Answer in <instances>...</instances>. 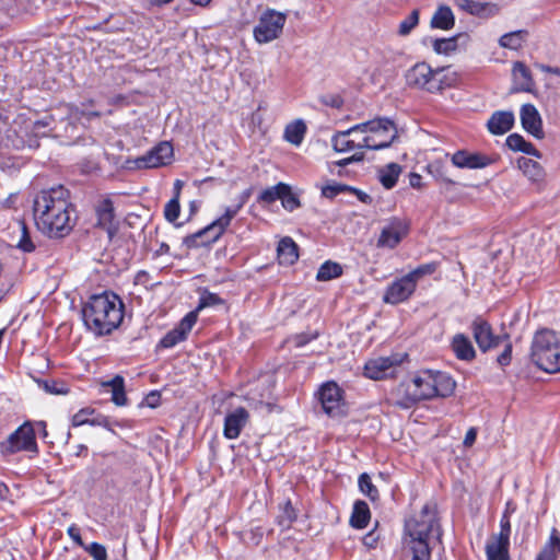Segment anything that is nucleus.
Instances as JSON below:
<instances>
[{
    "label": "nucleus",
    "mask_w": 560,
    "mask_h": 560,
    "mask_svg": "<svg viewBox=\"0 0 560 560\" xmlns=\"http://www.w3.org/2000/svg\"><path fill=\"white\" fill-rule=\"evenodd\" d=\"M33 211L36 225L49 237H62L73 228V209L69 201V191L63 186L38 192L34 199Z\"/></svg>",
    "instance_id": "nucleus-1"
},
{
    "label": "nucleus",
    "mask_w": 560,
    "mask_h": 560,
    "mask_svg": "<svg viewBox=\"0 0 560 560\" xmlns=\"http://www.w3.org/2000/svg\"><path fill=\"white\" fill-rule=\"evenodd\" d=\"M455 382L443 372L423 370L410 381L399 384L393 392L396 405L409 408L423 399L448 397L454 393Z\"/></svg>",
    "instance_id": "nucleus-2"
},
{
    "label": "nucleus",
    "mask_w": 560,
    "mask_h": 560,
    "mask_svg": "<svg viewBox=\"0 0 560 560\" xmlns=\"http://www.w3.org/2000/svg\"><path fill=\"white\" fill-rule=\"evenodd\" d=\"M441 529L434 504L427 503L405 521L402 542L412 553L411 560L431 559V540L440 538Z\"/></svg>",
    "instance_id": "nucleus-3"
},
{
    "label": "nucleus",
    "mask_w": 560,
    "mask_h": 560,
    "mask_svg": "<svg viewBox=\"0 0 560 560\" xmlns=\"http://www.w3.org/2000/svg\"><path fill=\"white\" fill-rule=\"evenodd\" d=\"M85 326L96 335H106L116 329L124 318V304L114 293L90 298L83 310Z\"/></svg>",
    "instance_id": "nucleus-4"
},
{
    "label": "nucleus",
    "mask_w": 560,
    "mask_h": 560,
    "mask_svg": "<svg viewBox=\"0 0 560 560\" xmlns=\"http://www.w3.org/2000/svg\"><path fill=\"white\" fill-rule=\"evenodd\" d=\"M456 73L450 68L432 69L425 62H418L406 73L407 84L430 93L441 92L456 82Z\"/></svg>",
    "instance_id": "nucleus-5"
},
{
    "label": "nucleus",
    "mask_w": 560,
    "mask_h": 560,
    "mask_svg": "<svg viewBox=\"0 0 560 560\" xmlns=\"http://www.w3.org/2000/svg\"><path fill=\"white\" fill-rule=\"evenodd\" d=\"M532 359L545 372H560V337L549 329L537 331L532 343Z\"/></svg>",
    "instance_id": "nucleus-6"
},
{
    "label": "nucleus",
    "mask_w": 560,
    "mask_h": 560,
    "mask_svg": "<svg viewBox=\"0 0 560 560\" xmlns=\"http://www.w3.org/2000/svg\"><path fill=\"white\" fill-rule=\"evenodd\" d=\"M250 196V190H245L240 197L237 205L228 207L224 213L211 222L206 228L192 233L184 238V244L189 247L206 246L214 243L224 233L225 229L230 225L233 218L238 213L243 206L247 202Z\"/></svg>",
    "instance_id": "nucleus-7"
},
{
    "label": "nucleus",
    "mask_w": 560,
    "mask_h": 560,
    "mask_svg": "<svg viewBox=\"0 0 560 560\" xmlns=\"http://www.w3.org/2000/svg\"><path fill=\"white\" fill-rule=\"evenodd\" d=\"M361 135V144L368 150L388 148L397 138V128L388 118H375L357 125Z\"/></svg>",
    "instance_id": "nucleus-8"
},
{
    "label": "nucleus",
    "mask_w": 560,
    "mask_h": 560,
    "mask_svg": "<svg viewBox=\"0 0 560 560\" xmlns=\"http://www.w3.org/2000/svg\"><path fill=\"white\" fill-rule=\"evenodd\" d=\"M287 13L275 9L265 10L258 18L253 36L259 45L269 44L281 37L287 23Z\"/></svg>",
    "instance_id": "nucleus-9"
},
{
    "label": "nucleus",
    "mask_w": 560,
    "mask_h": 560,
    "mask_svg": "<svg viewBox=\"0 0 560 560\" xmlns=\"http://www.w3.org/2000/svg\"><path fill=\"white\" fill-rule=\"evenodd\" d=\"M0 452L3 455H12L19 452L37 454L38 447L34 424L30 421L21 424L5 440L0 442Z\"/></svg>",
    "instance_id": "nucleus-10"
},
{
    "label": "nucleus",
    "mask_w": 560,
    "mask_h": 560,
    "mask_svg": "<svg viewBox=\"0 0 560 560\" xmlns=\"http://www.w3.org/2000/svg\"><path fill=\"white\" fill-rule=\"evenodd\" d=\"M174 150L170 142L163 141L153 147L145 154L126 161L128 170L156 168L171 164Z\"/></svg>",
    "instance_id": "nucleus-11"
},
{
    "label": "nucleus",
    "mask_w": 560,
    "mask_h": 560,
    "mask_svg": "<svg viewBox=\"0 0 560 560\" xmlns=\"http://www.w3.org/2000/svg\"><path fill=\"white\" fill-rule=\"evenodd\" d=\"M402 355L380 357L365 363L364 374L372 380H382L393 376L396 368L402 362Z\"/></svg>",
    "instance_id": "nucleus-12"
},
{
    "label": "nucleus",
    "mask_w": 560,
    "mask_h": 560,
    "mask_svg": "<svg viewBox=\"0 0 560 560\" xmlns=\"http://www.w3.org/2000/svg\"><path fill=\"white\" fill-rule=\"evenodd\" d=\"M416 284L407 276L393 281L386 289L383 301L387 304H399L407 301L416 290Z\"/></svg>",
    "instance_id": "nucleus-13"
},
{
    "label": "nucleus",
    "mask_w": 560,
    "mask_h": 560,
    "mask_svg": "<svg viewBox=\"0 0 560 560\" xmlns=\"http://www.w3.org/2000/svg\"><path fill=\"white\" fill-rule=\"evenodd\" d=\"M331 144L336 152L346 153L353 150L362 151L361 135L357 125L343 131H337L331 137Z\"/></svg>",
    "instance_id": "nucleus-14"
},
{
    "label": "nucleus",
    "mask_w": 560,
    "mask_h": 560,
    "mask_svg": "<svg viewBox=\"0 0 560 560\" xmlns=\"http://www.w3.org/2000/svg\"><path fill=\"white\" fill-rule=\"evenodd\" d=\"M408 225L400 219H393L385 225L377 240L378 247L395 248L407 235Z\"/></svg>",
    "instance_id": "nucleus-15"
},
{
    "label": "nucleus",
    "mask_w": 560,
    "mask_h": 560,
    "mask_svg": "<svg viewBox=\"0 0 560 560\" xmlns=\"http://www.w3.org/2000/svg\"><path fill=\"white\" fill-rule=\"evenodd\" d=\"M319 400L327 415L337 416L341 412V389L336 383L327 382L322 385L319 389Z\"/></svg>",
    "instance_id": "nucleus-16"
},
{
    "label": "nucleus",
    "mask_w": 560,
    "mask_h": 560,
    "mask_svg": "<svg viewBox=\"0 0 560 560\" xmlns=\"http://www.w3.org/2000/svg\"><path fill=\"white\" fill-rule=\"evenodd\" d=\"M249 421V412L244 407H237L226 413L224 418L223 435L228 440H235Z\"/></svg>",
    "instance_id": "nucleus-17"
},
{
    "label": "nucleus",
    "mask_w": 560,
    "mask_h": 560,
    "mask_svg": "<svg viewBox=\"0 0 560 560\" xmlns=\"http://www.w3.org/2000/svg\"><path fill=\"white\" fill-rule=\"evenodd\" d=\"M97 223L96 225L106 231L109 240L118 232V222L115 220L113 201L108 198L101 200L96 208Z\"/></svg>",
    "instance_id": "nucleus-18"
},
{
    "label": "nucleus",
    "mask_w": 560,
    "mask_h": 560,
    "mask_svg": "<svg viewBox=\"0 0 560 560\" xmlns=\"http://www.w3.org/2000/svg\"><path fill=\"white\" fill-rule=\"evenodd\" d=\"M522 127L536 139H542V120L539 112L533 104H524L520 112Z\"/></svg>",
    "instance_id": "nucleus-19"
},
{
    "label": "nucleus",
    "mask_w": 560,
    "mask_h": 560,
    "mask_svg": "<svg viewBox=\"0 0 560 560\" xmlns=\"http://www.w3.org/2000/svg\"><path fill=\"white\" fill-rule=\"evenodd\" d=\"M471 329L474 338L481 351L486 352L499 345L500 337L493 335L492 328L487 322L476 319L472 322Z\"/></svg>",
    "instance_id": "nucleus-20"
},
{
    "label": "nucleus",
    "mask_w": 560,
    "mask_h": 560,
    "mask_svg": "<svg viewBox=\"0 0 560 560\" xmlns=\"http://www.w3.org/2000/svg\"><path fill=\"white\" fill-rule=\"evenodd\" d=\"M493 161L480 153H469L466 151H457L452 156V163L459 168H483Z\"/></svg>",
    "instance_id": "nucleus-21"
},
{
    "label": "nucleus",
    "mask_w": 560,
    "mask_h": 560,
    "mask_svg": "<svg viewBox=\"0 0 560 560\" xmlns=\"http://www.w3.org/2000/svg\"><path fill=\"white\" fill-rule=\"evenodd\" d=\"M515 117L511 110L494 112L487 122L488 130L492 135H504L514 126Z\"/></svg>",
    "instance_id": "nucleus-22"
},
{
    "label": "nucleus",
    "mask_w": 560,
    "mask_h": 560,
    "mask_svg": "<svg viewBox=\"0 0 560 560\" xmlns=\"http://www.w3.org/2000/svg\"><path fill=\"white\" fill-rule=\"evenodd\" d=\"M451 347L459 360L471 361L476 357L471 341L464 334H456L452 339Z\"/></svg>",
    "instance_id": "nucleus-23"
},
{
    "label": "nucleus",
    "mask_w": 560,
    "mask_h": 560,
    "mask_svg": "<svg viewBox=\"0 0 560 560\" xmlns=\"http://www.w3.org/2000/svg\"><path fill=\"white\" fill-rule=\"evenodd\" d=\"M12 230V242L23 252H32L34 245L28 236L26 224L21 220L13 221L10 226Z\"/></svg>",
    "instance_id": "nucleus-24"
},
{
    "label": "nucleus",
    "mask_w": 560,
    "mask_h": 560,
    "mask_svg": "<svg viewBox=\"0 0 560 560\" xmlns=\"http://www.w3.org/2000/svg\"><path fill=\"white\" fill-rule=\"evenodd\" d=\"M455 25V16L448 5H440L433 13L430 22L432 28L443 31L452 30Z\"/></svg>",
    "instance_id": "nucleus-25"
},
{
    "label": "nucleus",
    "mask_w": 560,
    "mask_h": 560,
    "mask_svg": "<svg viewBox=\"0 0 560 560\" xmlns=\"http://www.w3.org/2000/svg\"><path fill=\"white\" fill-rule=\"evenodd\" d=\"M277 250L281 265H293L299 258L298 245L290 237L282 238Z\"/></svg>",
    "instance_id": "nucleus-26"
},
{
    "label": "nucleus",
    "mask_w": 560,
    "mask_h": 560,
    "mask_svg": "<svg viewBox=\"0 0 560 560\" xmlns=\"http://www.w3.org/2000/svg\"><path fill=\"white\" fill-rule=\"evenodd\" d=\"M102 386L110 389L112 401L116 406L127 405V396L125 393V380L122 376L116 375L112 380L103 382Z\"/></svg>",
    "instance_id": "nucleus-27"
},
{
    "label": "nucleus",
    "mask_w": 560,
    "mask_h": 560,
    "mask_svg": "<svg viewBox=\"0 0 560 560\" xmlns=\"http://www.w3.org/2000/svg\"><path fill=\"white\" fill-rule=\"evenodd\" d=\"M506 145L515 152H523L532 156L540 158L539 151L530 143L527 142L523 136L512 133L506 138Z\"/></svg>",
    "instance_id": "nucleus-28"
},
{
    "label": "nucleus",
    "mask_w": 560,
    "mask_h": 560,
    "mask_svg": "<svg viewBox=\"0 0 560 560\" xmlns=\"http://www.w3.org/2000/svg\"><path fill=\"white\" fill-rule=\"evenodd\" d=\"M528 32L526 30H518L502 35L499 39V45L502 48L517 50L526 40Z\"/></svg>",
    "instance_id": "nucleus-29"
},
{
    "label": "nucleus",
    "mask_w": 560,
    "mask_h": 560,
    "mask_svg": "<svg viewBox=\"0 0 560 560\" xmlns=\"http://www.w3.org/2000/svg\"><path fill=\"white\" fill-rule=\"evenodd\" d=\"M509 545L494 538H491L486 546V553L488 560H510L509 559Z\"/></svg>",
    "instance_id": "nucleus-30"
},
{
    "label": "nucleus",
    "mask_w": 560,
    "mask_h": 560,
    "mask_svg": "<svg viewBox=\"0 0 560 560\" xmlns=\"http://www.w3.org/2000/svg\"><path fill=\"white\" fill-rule=\"evenodd\" d=\"M371 517L370 509L364 501H357L353 505V512L350 524L355 528H364Z\"/></svg>",
    "instance_id": "nucleus-31"
},
{
    "label": "nucleus",
    "mask_w": 560,
    "mask_h": 560,
    "mask_svg": "<svg viewBox=\"0 0 560 560\" xmlns=\"http://www.w3.org/2000/svg\"><path fill=\"white\" fill-rule=\"evenodd\" d=\"M400 172L401 167L398 164L390 163L380 168L378 180L386 189H390L396 185Z\"/></svg>",
    "instance_id": "nucleus-32"
},
{
    "label": "nucleus",
    "mask_w": 560,
    "mask_h": 560,
    "mask_svg": "<svg viewBox=\"0 0 560 560\" xmlns=\"http://www.w3.org/2000/svg\"><path fill=\"white\" fill-rule=\"evenodd\" d=\"M513 77L520 83V90L529 92L534 86L532 73L523 62H515L513 66Z\"/></svg>",
    "instance_id": "nucleus-33"
},
{
    "label": "nucleus",
    "mask_w": 560,
    "mask_h": 560,
    "mask_svg": "<svg viewBox=\"0 0 560 560\" xmlns=\"http://www.w3.org/2000/svg\"><path fill=\"white\" fill-rule=\"evenodd\" d=\"M305 132V124L302 120H296L285 127L284 139L294 145H300L304 139Z\"/></svg>",
    "instance_id": "nucleus-34"
},
{
    "label": "nucleus",
    "mask_w": 560,
    "mask_h": 560,
    "mask_svg": "<svg viewBox=\"0 0 560 560\" xmlns=\"http://www.w3.org/2000/svg\"><path fill=\"white\" fill-rule=\"evenodd\" d=\"M342 275V267L338 262L327 260L318 269L316 279L318 281H329Z\"/></svg>",
    "instance_id": "nucleus-35"
},
{
    "label": "nucleus",
    "mask_w": 560,
    "mask_h": 560,
    "mask_svg": "<svg viewBox=\"0 0 560 560\" xmlns=\"http://www.w3.org/2000/svg\"><path fill=\"white\" fill-rule=\"evenodd\" d=\"M287 190L285 183H278L275 186L264 189L258 196V201L264 203H272L278 199H281L283 191Z\"/></svg>",
    "instance_id": "nucleus-36"
},
{
    "label": "nucleus",
    "mask_w": 560,
    "mask_h": 560,
    "mask_svg": "<svg viewBox=\"0 0 560 560\" xmlns=\"http://www.w3.org/2000/svg\"><path fill=\"white\" fill-rule=\"evenodd\" d=\"M560 552V538L551 535L549 542L538 553L536 560H556V552Z\"/></svg>",
    "instance_id": "nucleus-37"
},
{
    "label": "nucleus",
    "mask_w": 560,
    "mask_h": 560,
    "mask_svg": "<svg viewBox=\"0 0 560 560\" xmlns=\"http://www.w3.org/2000/svg\"><path fill=\"white\" fill-rule=\"evenodd\" d=\"M419 24V10L415 9L406 16L398 26V34L400 36L409 35L412 30Z\"/></svg>",
    "instance_id": "nucleus-38"
},
{
    "label": "nucleus",
    "mask_w": 560,
    "mask_h": 560,
    "mask_svg": "<svg viewBox=\"0 0 560 560\" xmlns=\"http://www.w3.org/2000/svg\"><path fill=\"white\" fill-rule=\"evenodd\" d=\"M454 3L458 9L474 15H481L488 7L474 0H454Z\"/></svg>",
    "instance_id": "nucleus-39"
},
{
    "label": "nucleus",
    "mask_w": 560,
    "mask_h": 560,
    "mask_svg": "<svg viewBox=\"0 0 560 560\" xmlns=\"http://www.w3.org/2000/svg\"><path fill=\"white\" fill-rule=\"evenodd\" d=\"M359 488L363 494L370 498L372 501H375L378 498V490L372 483L371 477L363 472L359 477Z\"/></svg>",
    "instance_id": "nucleus-40"
},
{
    "label": "nucleus",
    "mask_w": 560,
    "mask_h": 560,
    "mask_svg": "<svg viewBox=\"0 0 560 560\" xmlns=\"http://www.w3.org/2000/svg\"><path fill=\"white\" fill-rule=\"evenodd\" d=\"M457 47V36L450 38H439L433 43V49L436 54L447 55L454 51Z\"/></svg>",
    "instance_id": "nucleus-41"
},
{
    "label": "nucleus",
    "mask_w": 560,
    "mask_h": 560,
    "mask_svg": "<svg viewBox=\"0 0 560 560\" xmlns=\"http://www.w3.org/2000/svg\"><path fill=\"white\" fill-rule=\"evenodd\" d=\"M180 213V206L178 199V191L175 194L174 198H172L164 207V217L165 219L174 223Z\"/></svg>",
    "instance_id": "nucleus-42"
},
{
    "label": "nucleus",
    "mask_w": 560,
    "mask_h": 560,
    "mask_svg": "<svg viewBox=\"0 0 560 560\" xmlns=\"http://www.w3.org/2000/svg\"><path fill=\"white\" fill-rule=\"evenodd\" d=\"M296 518V513L290 501H287L282 509L281 514L278 516V523L282 527H290L292 522Z\"/></svg>",
    "instance_id": "nucleus-43"
},
{
    "label": "nucleus",
    "mask_w": 560,
    "mask_h": 560,
    "mask_svg": "<svg viewBox=\"0 0 560 560\" xmlns=\"http://www.w3.org/2000/svg\"><path fill=\"white\" fill-rule=\"evenodd\" d=\"M281 203L283 208L288 211H293L300 208L301 202L299 198L292 192V188L287 184V190L283 191L281 196Z\"/></svg>",
    "instance_id": "nucleus-44"
},
{
    "label": "nucleus",
    "mask_w": 560,
    "mask_h": 560,
    "mask_svg": "<svg viewBox=\"0 0 560 560\" xmlns=\"http://www.w3.org/2000/svg\"><path fill=\"white\" fill-rule=\"evenodd\" d=\"M435 269H436V265L434 262L424 264V265H421L418 268L413 269L412 271H410L406 276L409 279H411L412 282H415V284L417 285L418 281L422 277L428 276V275H432L435 271Z\"/></svg>",
    "instance_id": "nucleus-45"
},
{
    "label": "nucleus",
    "mask_w": 560,
    "mask_h": 560,
    "mask_svg": "<svg viewBox=\"0 0 560 560\" xmlns=\"http://www.w3.org/2000/svg\"><path fill=\"white\" fill-rule=\"evenodd\" d=\"M510 534H511V523L510 516L508 515V511H504L501 521H500V533L498 535H493L491 538L510 542Z\"/></svg>",
    "instance_id": "nucleus-46"
},
{
    "label": "nucleus",
    "mask_w": 560,
    "mask_h": 560,
    "mask_svg": "<svg viewBox=\"0 0 560 560\" xmlns=\"http://www.w3.org/2000/svg\"><path fill=\"white\" fill-rule=\"evenodd\" d=\"M95 415V410L92 408H82L72 416L71 423L73 427H81L90 424L92 416Z\"/></svg>",
    "instance_id": "nucleus-47"
},
{
    "label": "nucleus",
    "mask_w": 560,
    "mask_h": 560,
    "mask_svg": "<svg viewBox=\"0 0 560 560\" xmlns=\"http://www.w3.org/2000/svg\"><path fill=\"white\" fill-rule=\"evenodd\" d=\"M83 548L94 560H107V550L104 545L92 542L84 545Z\"/></svg>",
    "instance_id": "nucleus-48"
},
{
    "label": "nucleus",
    "mask_w": 560,
    "mask_h": 560,
    "mask_svg": "<svg viewBox=\"0 0 560 560\" xmlns=\"http://www.w3.org/2000/svg\"><path fill=\"white\" fill-rule=\"evenodd\" d=\"M185 339L186 337L183 336V332H179L176 328H174L161 339L160 346L163 348H172Z\"/></svg>",
    "instance_id": "nucleus-49"
},
{
    "label": "nucleus",
    "mask_w": 560,
    "mask_h": 560,
    "mask_svg": "<svg viewBox=\"0 0 560 560\" xmlns=\"http://www.w3.org/2000/svg\"><path fill=\"white\" fill-rule=\"evenodd\" d=\"M197 322V313L196 312H189L178 324L177 327H175L179 332H183V336L187 337L191 328Z\"/></svg>",
    "instance_id": "nucleus-50"
},
{
    "label": "nucleus",
    "mask_w": 560,
    "mask_h": 560,
    "mask_svg": "<svg viewBox=\"0 0 560 560\" xmlns=\"http://www.w3.org/2000/svg\"><path fill=\"white\" fill-rule=\"evenodd\" d=\"M348 189H351V187L343 184L331 183L322 187V195L326 198H334Z\"/></svg>",
    "instance_id": "nucleus-51"
},
{
    "label": "nucleus",
    "mask_w": 560,
    "mask_h": 560,
    "mask_svg": "<svg viewBox=\"0 0 560 560\" xmlns=\"http://www.w3.org/2000/svg\"><path fill=\"white\" fill-rule=\"evenodd\" d=\"M222 303V300L214 293H206L201 296L198 308L213 306Z\"/></svg>",
    "instance_id": "nucleus-52"
},
{
    "label": "nucleus",
    "mask_w": 560,
    "mask_h": 560,
    "mask_svg": "<svg viewBox=\"0 0 560 560\" xmlns=\"http://www.w3.org/2000/svg\"><path fill=\"white\" fill-rule=\"evenodd\" d=\"M364 160V153L362 151H357L349 158L337 161L335 164L339 167L347 166L351 163L361 162Z\"/></svg>",
    "instance_id": "nucleus-53"
},
{
    "label": "nucleus",
    "mask_w": 560,
    "mask_h": 560,
    "mask_svg": "<svg viewBox=\"0 0 560 560\" xmlns=\"http://www.w3.org/2000/svg\"><path fill=\"white\" fill-rule=\"evenodd\" d=\"M90 425L103 427L105 429L112 430L109 419L107 417L98 415V413L97 415L95 413L94 416H92Z\"/></svg>",
    "instance_id": "nucleus-54"
},
{
    "label": "nucleus",
    "mask_w": 560,
    "mask_h": 560,
    "mask_svg": "<svg viewBox=\"0 0 560 560\" xmlns=\"http://www.w3.org/2000/svg\"><path fill=\"white\" fill-rule=\"evenodd\" d=\"M512 346L508 343L503 352L498 357L497 361L501 366H505L511 361Z\"/></svg>",
    "instance_id": "nucleus-55"
},
{
    "label": "nucleus",
    "mask_w": 560,
    "mask_h": 560,
    "mask_svg": "<svg viewBox=\"0 0 560 560\" xmlns=\"http://www.w3.org/2000/svg\"><path fill=\"white\" fill-rule=\"evenodd\" d=\"M68 535L77 545H79L80 547H84V542L80 535V529L75 525H71L68 528Z\"/></svg>",
    "instance_id": "nucleus-56"
},
{
    "label": "nucleus",
    "mask_w": 560,
    "mask_h": 560,
    "mask_svg": "<svg viewBox=\"0 0 560 560\" xmlns=\"http://www.w3.org/2000/svg\"><path fill=\"white\" fill-rule=\"evenodd\" d=\"M376 542H377V537L375 536V534L373 532L366 534L363 537V544L369 548H374L376 546Z\"/></svg>",
    "instance_id": "nucleus-57"
},
{
    "label": "nucleus",
    "mask_w": 560,
    "mask_h": 560,
    "mask_svg": "<svg viewBox=\"0 0 560 560\" xmlns=\"http://www.w3.org/2000/svg\"><path fill=\"white\" fill-rule=\"evenodd\" d=\"M409 184L413 188H420L422 185V177L417 173H411L409 176Z\"/></svg>",
    "instance_id": "nucleus-58"
},
{
    "label": "nucleus",
    "mask_w": 560,
    "mask_h": 560,
    "mask_svg": "<svg viewBox=\"0 0 560 560\" xmlns=\"http://www.w3.org/2000/svg\"><path fill=\"white\" fill-rule=\"evenodd\" d=\"M476 436H477L476 430L474 428L469 429L464 439V444L466 446H471L476 440Z\"/></svg>",
    "instance_id": "nucleus-59"
},
{
    "label": "nucleus",
    "mask_w": 560,
    "mask_h": 560,
    "mask_svg": "<svg viewBox=\"0 0 560 560\" xmlns=\"http://www.w3.org/2000/svg\"><path fill=\"white\" fill-rule=\"evenodd\" d=\"M538 68L541 71H544V72L551 73V74H555V75L559 77V72H556V71H560L559 67H550V66H546V65H538Z\"/></svg>",
    "instance_id": "nucleus-60"
},
{
    "label": "nucleus",
    "mask_w": 560,
    "mask_h": 560,
    "mask_svg": "<svg viewBox=\"0 0 560 560\" xmlns=\"http://www.w3.org/2000/svg\"><path fill=\"white\" fill-rule=\"evenodd\" d=\"M159 398H160L159 394L152 392L151 394H149L147 396L148 405L150 407L154 408L158 405Z\"/></svg>",
    "instance_id": "nucleus-61"
},
{
    "label": "nucleus",
    "mask_w": 560,
    "mask_h": 560,
    "mask_svg": "<svg viewBox=\"0 0 560 560\" xmlns=\"http://www.w3.org/2000/svg\"><path fill=\"white\" fill-rule=\"evenodd\" d=\"M74 456L81 457L86 456L88 454V447L84 444H78L74 450Z\"/></svg>",
    "instance_id": "nucleus-62"
},
{
    "label": "nucleus",
    "mask_w": 560,
    "mask_h": 560,
    "mask_svg": "<svg viewBox=\"0 0 560 560\" xmlns=\"http://www.w3.org/2000/svg\"><path fill=\"white\" fill-rule=\"evenodd\" d=\"M48 126V122L46 120H37L34 125V131L36 133H39L40 131V128H44V127H47Z\"/></svg>",
    "instance_id": "nucleus-63"
},
{
    "label": "nucleus",
    "mask_w": 560,
    "mask_h": 560,
    "mask_svg": "<svg viewBox=\"0 0 560 560\" xmlns=\"http://www.w3.org/2000/svg\"><path fill=\"white\" fill-rule=\"evenodd\" d=\"M349 190H350V191L355 192V194L358 195V197H359V199H360L361 201H364V202H365V201H366V199H369V198H370L366 194H364V192H362V191H359V190H357L355 188H352V187H351V189H349Z\"/></svg>",
    "instance_id": "nucleus-64"
}]
</instances>
